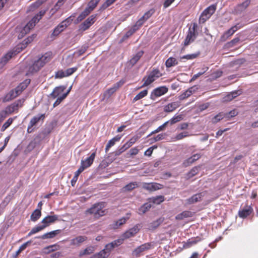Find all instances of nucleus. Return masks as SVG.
Returning <instances> with one entry per match:
<instances>
[{
	"label": "nucleus",
	"mask_w": 258,
	"mask_h": 258,
	"mask_svg": "<svg viewBox=\"0 0 258 258\" xmlns=\"http://www.w3.org/2000/svg\"><path fill=\"white\" fill-rule=\"evenodd\" d=\"M152 206V205L150 202L145 203L139 209V211L142 214H145L149 210Z\"/></svg>",
	"instance_id": "58836bf2"
},
{
	"label": "nucleus",
	"mask_w": 258,
	"mask_h": 258,
	"mask_svg": "<svg viewBox=\"0 0 258 258\" xmlns=\"http://www.w3.org/2000/svg\"><path fill=\"white\" fill-rule=\"evenodd\" d=\"M190 214V212L187 211H184L182 213L177 215L176 216V219L178 220H182L184 218H186L189 217V215Z\"/></svg>",
	"instance_id": "4d7b16f0"
},
{
	"label": "nucleus",
	"mask_w": 258,
	"mask_h": 258,
	"mask_svg": "<svg viewBox=\"0 0 258 258\" xmlns=\"http://www.w3.org/2000/svg\"><path fill=\"white\" fill-rule=\"evenodd\" d=\"M116 0H106V2L102 5L101 9H105L111 5H112Z\"/></svg>",
	"instance_id": "338daca9"
},
{
	"label": "nucleus",
	"mask_w": 258,
	"mask_h": 258,
	"mask_svg": "<svg viewBox=\"0 0 258 258\" xmlns=\"http://www.w3.org/2000/svg\"><path fill=\"white\" fill-rule=\"evenodd\" d=\"M216 9V6L212 5L205 9L202 13L200 20H203V22H205L214 13Z\"/></svg>",
	"instance_id": "423d86ee"
},
{
	"label": "nucleus",
	"mask_w": 258,
	"mask_h": 258,
	"mask_svg": "<svg viewBox=\"0 0 258 258\" xmlns=\"http://www.w3.org/2000/svg\"><path fill=\"white\" fill-rule=\"evenodd\" d=\"M25 100L24 98L20 99L8 106L5 110L8 115L11 114L14 111H17L19 108L22 107Z\"/></svg>",
	"instance_id": "39448f33"
},
{
	"label": "nucleus",
	"mask_w": 258,
	"mask_h": 258,
	"mask_svg": "<svg viewBox=\"0 0 258 258\" xmlns=\"http://www.w3.org/2000/svg\"><path fill=\"white\" fill-rule=\"evenodd\" d=\"M13 119L12 118H9L7 121L3 125L1 128V131H5L12 123Z\"/></svg>",
	"instance_id": "13d9d810"
},
{
	"label": "nucleus",
	"mask_w": 258,
	"mask_h": 258,
	"mask_svg": "<svg viewBox=\"0 0 258 258\" xmlns=\"http://www.w3.org/2000/svg\"><path fill=\"white\" fill-rule=\"evenodd\" d=\"M45 228V226H43V225L37 226L31 230V231L28 233V236H30L33 234H35L37 232L40 231L41 230L44 229Z\"/></svg>",
	"instance_id": "79ce46f5"
},
{
	"label": "nucleus",
	"mask_w": 258,
	"mask_h": 258,
	"mask_svg": "<svg viewBox=\"0 0 258 258\" xmlns=\"http://www.w3.org/2000/svg\"><path fill=\"white\" fill-rule=\"evenodd\" d=\"M143 54L144 51L143 50L138 52L128 61H127V63L128 66L133 67L141 58Z\"/></svg>",
	"instance_id": "6ab92c4d"
},
{
	"label": "nucleus",
	"mask_w": 258,
	"mask_h": 258,
	"mask_svg": "<svg viewBox=\"0 0 258 258\" xmlns=\"http://www.w3.org/2000/svg\"><path fill=\"white\" fill-rule=\"evenodd\" d=\"M127 149V146H126L125 144H124L121 147H120L119 149H118L117 150L115 151L114 152V155L116 156L120 155L121 154H122L123 152H124L125 151H126Z\"/></svg>",
	"instance_id": "6e6d98bb"
},
{
	"label": "nucleus",
	"mask_w": 258,
	"mask_h": 258,
	"mask_svg": "<svg viewBox=\"0 0 258 258\" xmlns=\"http://www.w3.org/2000/svg\"><path fill=\"white\" fill-rule=\"evenodd\" d=\"M40 209H36L31 215L30 219L32 221H36L41 216Z\"/></svg>",
	"instance_id": "72a5a7b5"
},
{
	"label": "nucleus",
	"mask_w": 258,
	"mask_h": 258,
	"mask_svg": "<svg viewBox=\"0 0 258 258\" xmlns=\"http://www.w3.org/2000/svg\"><path fill=\"white\" fill-rule=\"evenodd\" d=\"M88 48V46H83L79 50L75 51L74 53V55H77V57H79L86 52Z\"/></svg>",
	"instance_id": "49530a36"
},
{
	"label": "nucleus",
	"mask_w": 258,
	"mask_h": 258,
	"mask_svg": "<svg viewBox=\"0 0 258 258\" xmlns=\"http://www.w3.org/2000/svg\"><path fill=\"white\" fill-rule=\"evenodd\" d=\"M250 1L249 0H246L242 3L238 5L237 7V10L239 12H242L245 10V9L249 5Z\"/></svg>",
	"instance_id": "f704fd0d"
},
{
	"label": "nucleus",
	"mask_w": 258,
	"mask_h": 258,
	"mask_svg": "<svg viewBox=\"0 0 258 258\" xmlns=\"http://www.w3.org/2000/svg\"><path fill=\"white\" fill-rule=\"evenodd\" d=\"M50 59L51 57L50 55L45 53L37 60H35L33 64L29 67L26 75H29L37 72L46 63L48 62Z\"/></svg>",
	"instance_id": "f257e3e1"
},
{
	"label": "nucleus",
	"mask_w": 258,
	"mask_h": 258,
	"mask_svg": "<svg viewBox=\"0 0 258 258\" xmlns=\"http://www.w3.org/2000/svg\"><path fill=\"white\" fill-rule=\"evenodd\" d=\"M66 89V86H59L55 87L53 91L50 94V96L52 97L53 99L56 98L59 95L64 91V90Z\"/></svg>",
	"instance_id": "a878e982"
},
{
	"label": "nucleus",
	"mask_w": 258,
	"mask_h": 258,
	"mask_svg": "<svg viewBox=\"0 0 258 258\" xmlns=\"http://www.w3.org/2000/svg\"><path fill=\"white\" fill-rule=\"evenodd\" d=\"M113 249V246H112V243H109L106 245L105 248L103 249L104 250L105 253H107L108 256L110 254V252Z\"/></svg>",
	"instance_id": "e2e57ef3"
},
{
	"label": "nucleus",
	"mask_w": 258,
	"mask_h": 258,
	"mask_svg": "<svg viewBox=\"0 0 258 258\" xmlns=\"http://www.w3.org/2000/svg\"><path fill=\"white\" fill-rule=\"evenodd\" d=\"M61 230L60 229L54 230L44 234L43 235L38 237V238L42 239H45L48 238H52L54 237L56 235L58 234L61 232Z\"/></svg>",
	"instance_id": "b1692460"
},
{
	"label": "nucleus",
	"mask_w": 258,
	"mask_h": 258,
	"mask_svg": "<svg viewBox=\"0 0 258 258\" xmlns=\"http://www.w3.org/2000/svg\"><path fill=\"white\" fill-rule=\"evenodd\" d=\"M74 16H71L64 21H62L60 24H59L57 26L63 31L68 26L71 25L73 19L72 17H74Z\"/></svg>",
	"instance_id": "5701e85b"
},
{
	"label": "nucleus",
	"mask_w": 258,
	"mask_h": 258,
	"mask_svg": "<svg viewBox=\"0 0 258 258\" xmlns=\"http://www.w3.org/2000/svg\"><path fill=\"white\" fill-rule=\"evenodd\" d=\"M169 123V121L164 122L162 125L159 126L156 130L152 132L148 136V137L151 136L152 135L159 133L160 131H163L167 125Z\"/></svg>",
	"instance_id": "ea45409f"
},
{
	"label": "nucleus",
	"mask_w": 258,
	"mask_h": 258,
	"mask_svg": "<svg viewBox=\"0 0 258 258\" xmlns=\"http://www.w3.org/2000/svg\"><path fill=\"white\" fill-rule=\"evenodd\" d=\"M238 112L236 110L234 109L229 111L228 113H225V116L226 118L229 119L232 117L236 116Z\"/></svg>",
	"instance_id": "052dcab7"
},
{
	"label": "nucleus",
	"mask_w": 258,
	"mask_h": 258,
	"mask_svg": "<svg viewBox=\"0 0 258 258\" xmlns=\"http://www.w3.org/2000/svg\"><path fill=\"white\" fill-rule=\"evenodd\" d=\"M204 192H200L196 194L193 195L190 198L186 199V204L188 205H191L200 202L202 200V198L204 196Z\"/></svg>",
	"instance_id": "f8f14e48"
},
{
	"label": "nucleus",
	"mask_w": 258,
	"mask_h": 258,
	"mask_svg": "<svg viewBox=\"0 0 258 258\" xmlns=\"http://www.w3.org/2000/svg\"><path fill=\"white\" fill-rule=\"evenodd\" d=\"M155 11L153 9H151L146 12L144 15L141 17V18L146 22L148 19H149L152 15L154 13Z\"/></svg>",
	"instance_id": "c03bdc74"
},
{
	"label": "nucleus",
	"mask_w": 258,
	"mask_h": 258,
	"mask_svg": "<svg viewBox=\"0 0 258 258\" xmlns=\"http://www.w3.org/2000/svg\"><path fill=\"white\" fill-rule=\"evenodd\" d=\"M151 200L153 203L156 204H160L161 203L164 201V197L162 196H159L156 197H154Z\"/></svg>",
	"instance_id": "8fccbe9b"
},
{
	"label": "nucleus",
	"mask_w": 258,
	"mask_h": 258,
	"mask_svg": "<svg viewBox=\"0 0 258 258\" xmlns=\"http://www.w3.org/2000/svg\"><path fill=\"white\" fill-rule=\"evenodd\" d=\"M128 219V217H126V218L122 217V218L119 219L117 221H115L112 224V228L114 229L118 228L119 226L124 224L126 222V220Z\"/></svg>",
	"instance_id": "7c9ffc66"
},
{
	"label": "nucleus",
	"mask_w": 258,
	"mask_h": 258,
	"mask_svg": "<svg viewBox=\"0 0 258 258\" xmlns=\"http://www.w3.org/2000/svg\"><path fill=\"white\" fill-rule=\"evenodd\" d=\"M224 117H225V114L219 113L218 114L216 115L213 118L212 122L214 123H216Z\"/></svg>",
	"instance_id": "3c124183"
},
{
	"label": "nucleus",
	"mask_w": 258,
	"mask_h": 258,
	"mask_svg": "<svg viewBox=\"0 0 258 258\" xmlns=\"http://www.w3.org/2000/svg\"><path fill=\"white\" fill-rule=\"evenodd\" d=\"M100 1V0L90 1L88 4V7H87V8L91 12L95 8Z\"/></svg>",
	"instance_id": "a19ab883"
},
{
	"label": "nucleus",
	"mask_w": 258,
	"mask_h": 258,
	"mask_svg": "<svg viewBox=\"0 0 258 258\" xmlns=\"http://www.w3.org/2000/svg\"><path fill=\"white\" fill-rule=\"evenodd\" d=\"M87 237L85 236H79L71 240V245H79L80 243L86 240Z\"/></svg>",
	"instance_id": "bb28decb"
},
{
	"label": "nucleus",
	"mask_w": 258,
	"mask_h": 258,
	"mask_svg": "<svg viewBox=\"0 0 258 258\" xmlns=\"http://www.w3.org/2000/svg\"><path fill=\"white\" fill-rule=\"evenodd\" d=\"M95 157V153H93L88 158L85 160L81 161V165L84 169L89 167L93 163Z\"/></svg>",
	"instance_id": "412c9836"
},
{
	"label": "nucleus",
	"mask_w": 258,
	"mask_h": 258,
	"mask_svg": "<svg viewBox=\"0 0 258 258\" xmlns=\"http://www.w3.org/2000/svg\"><path fill=\"white\" fill-rule=\"evenodd\" d=\"M253 212V209L251 206L245 205L238 211V216L241 218H245Z\"/></svg>",
	"instance_id": "1a4fd4ad"
},
{
	"label": "nucleus",
	"mask_w": 258,
	"mask_h": 258,
	"mask_svg": "<svg viewBox=\"0 0 258 258\" xmlns=\"http://www.w3.org/2000/svg\"><path fill=\"white\" fill-rule=\"evenodd\" d=\"M164 221V218H159L157 220L153 221L148 225L149 230H154L158 227Z\"/></svg>",
	"instance_id": "c85d7f7f"
},
{
	"label": "nucleus",
	"mask_w": 258,
	"mask_h": 258,
	"mask_svg": "<svg viewBox=\"0 0 258 258\" xmlns=\"http://www.w3.org/2000/svg\"><path fill=\"white\" fill-rule=\"evenodd\" d=\"M198 242L195 238L189 239L186 242L183 244V247L185 248L190 247L192 245L196 244Z\"/></svg>",
	"instance_id": "37998d69"
},
{
	"label": "nucleus",
	"mask_w": 258,
	"mask_h": 258,
	"mask_svg": "<svg viewBox=\"0 0 258 258\" xmlns=\"http://www.w3.org/2000/svg\"><path fill=\"white\" fill-rule=\"evenodd\" d=\"M197 89V88L196 87V86H193L189 89H188L187 90H186L184 92H183L182 94L180 95L178 97V99L179 100H183L188 97H189L191 94H192L193 93H194L196 90Z\"/></svg>",
	"instance_id": "aec40b11"
},
{
	"label": "nucleus",
	"mask_w": 258,
	"mask_h": 258,
	"mask_svg": "<svg viewBox=\"0 0 258 258\" xmlns=\"http://www.w3.org/2000/svg\"><path fill=\"white\" fill-rule=\"evenodd\" d=\"M240 28V27L238 26V24L235 25L232 27L231 28L226 31L221 37V40L222 41H226L229 38V37L232 35Z\"/></svg>",
	"instance_id": "9b49d317"
},
{
	"label": "nucleus",
	"mask_w": 258,
	"mask_h": 258,
	"mask_svg": "<svg viewBox=\"0 0 258 258\" xmlns=\"http://www.w3.org/2000/svg\"><path fill=\"white\" fill-rule=\"evenodd\" d=\"M59 246L57 244L49 245L45 248L48 250V252H51L59 249Z\"/></svg>",
	"instance_id": "0e129e2a"
},
{
	"label": "nucleus",
	"mask_w": 258,
	"mask_h": 258,
	"mask_svg": "<svg viewBox=\"0 0 258 258\" xmlns=\"http://www.w3.org/2000/svg\"><path fill=\"white\" fill-rule=\"evenodd\" d=\"M40 19V16L38 15H36L34 17L31 21H30L24 27L22 31V33H27L31 29H32L35 25V24L38 22Z\"/></svg>",
	"instance_id": "0eeeda50"
},
{
	"label": "nucleus",
	"mask_w": 258,
	"mask_h": 258,
	"mask_svg": "<svg viewBox=\"0 0 258 258\" xmlns=\"http://www.w3.org/2000/svg\"><path fill=\"white\" fill-rule=\"evenodd\" d=\"M77 70V68H69L66 70L65 72V75L66 77L72 75L74 72H75Z\"/></svg>",
	"instance_id": "69168bd1"
},
{
	"label": "nucleus",
	"mask_w": 258,
	"mask_h": 258,
	"mask_svg": "<svg viewBox=\"0 0 258 258\" xmlns=\"http://www.w3.org/2000/svg\"><path fill=\"white\" fill-rule=\"evenodd\" d=\"M61 32H62L58 26H56L53 30L51 34V37H56L58 36Z\"/></svg>",
	"instance_id": "774afa93"
},
{
	"label": "nucleus",
	"mask_w": 258,
	"mask_h": 258,
	"mask_svg": "<svg viewBox=\"0 0 258 258\" xmlns=\"http://www.w3.org/2000/svg\"><path fill=\"white\" fill-rule=\"evenodd\" d=\"M108 256L107 253H105L104 250H102L99 252L94 254L91 258H106Z\"/></svg>",
	"instance_id": "09e8293b"
},
{
	"label": "nucleus",
	"mask_w": 258,
	"mask_h": 258,
	"mask_svg": "<svg viewBox=\"0 0 258 258\" xmlns=\"http://www.w3.org/2000/svg\"><path fill=\"white\" fill-rule=\"evenodd\" d=\"M45 118V114H42L34 116L30 121L29 123L31 124V126L36 125L40 120H43Z\"/></svg>",
	"instance_id": "cd10ccee"
},
{
	"label": "nucleus",
	"mask_w": 258,
	"mask_h": 258,
	"mask_svg": "<svg viewBox=\"0 0 258 258\" xmlns=\"http://www.w3.org/2000/svg\"><path fill=\"white\" fill-rule=\"evenodd\" d=\"M168 91V88L165 86H162L155 89L152 92L151 98L154 99V97L161 96Z\"/></svg>",
	"instance_id": "ddd939ff"
},
{
	"label": "nucleus",
	"mask_w": 258,
	"mask_h": 258,
	"mask_svg": "<svg viewBox=\"0 0 258 258\" xmlns=\"http://www.w3.org/2000/svg\"><path fill=\"white\" fill-rule=\"evenodd\" d=\"M94 251V247L89 246L82 250L79 253V256L80 257L85 255H89L92 253Z\"/></svg>",
	"instance_id": "c9c22d12"
},
{
	"label": "nucleus",
	"mask_w": 258,
	"mask_h": 258,
	"mask_svg": "<svg viewBox=\"0 0 258 258\" xmlns=\"http://www.w3.org/2000/svg\"><path fill=\"white\" fill-rule=\"evenodd\" d=\"M163 185L157 183H143V187L150 191H155L162 188Z\"/></svg>",
	"instance_id": "f3484780"
},
{
	"label": "nucleus",
	"mask_w": 258,
	"mask_h": 258,
	"mask_svg": "<svg viewBox=\"0 0 258 258\" xmlns=\"http://www.w3.org/2000/svg\"><path fill=\"white\" fill-rule=\"evenodd\" d=\"M153 246V244L152 242L145 243L138 246L136 249H135L134 251V253L136 256H138L140 253L150 249Z\"/></svg>",
	"instance_id": "4468645a"
},
{
	"label": "nucleus",
	"mask_w": 258,
	"mask_h": 258,
	"mask_svg": "<svg viewBox=\"0 0 258 258\" xmlns=\"http://www.w3.org/2000/svg\"><path fill=\"white\" fill-rule=\"evenodd\" d=\"M120 139H121V136H120L119 135H117V136H115V137L112 138L111 140L109 141V142H108V143L107 144V147L111 148L112 146H113L115 144V142L119 141Z\"/></svg>",
	"instance_id": "de8ad7c7"
},
{
	"label": "nucleus",
	"mask_w": 258,
	"mask_h": 258,
	"mask_svg": "<svg viewBox=\"0 0 258 258\" xmlns=\"http://www.w3.org/2000/svg\"><path fill=\"white\" fill-rule=\"evenodd\" d=\"M138 139L139 138L138 136L133 137L128 142H127L125 144L126 146H127V148H129L137 142Z\"/></svg>",
	"instance_id": "864d4df0"
},
{
	"label": "nucleus",
	"mask_w": 258,
	"mask_h": 258,
	"mask_svg": "<svg viewBox=\"0 0 258 258\" xmlns=\"http://www.w3.org/2000/svg\"><path fill=\"white\" fill-rule=\"evenodd\" d=\"M30 80H26L25 82L20 83L14 90L16 93L19 96L22 92L26 89L28 84L30 83Z\"/></svg>",
	"instance_id": "393cba45"
},
{
	"label": "nucleus",
	"mask_w": 258,
	"mask_h": 258,
	"mask_svg": "<svg viewBox=\"0 0 258 258\" xmlns=\"http://www.w3.org/2000/svg\"><path fill=\"white\" fill-rule=\"evenodd\" d=\"M145 22L141 18L137 21L136 24L133 26L134 29L136 31L143 25Z\"/></svg>",
	"instance_id": "603ef678"
},
{
	"label": "nucleus",
	"mask_w": 258,
	"mask_h": 258,
	"mask_svg": "<svg viewBox=\"0 0 258 258\" xmlns=\"http://www.w3.org/2000/svg\"><path fill=\"white\" fill-rule=\"evenodd\" d=\"M197 28L198 25L196 23H193L192 26L189 27L187 35L184 42V45L185 46L188 45L190 43L195 41L198 35Z\"/></svg>",
	"instance_id": "f03ea898"
},
{
	"label": "nucleus",
	"mask_w": 258,
	"mask_h": 258,
	"mask_svg": "<svg viewBox=\"0 0 258 258\" xmlns=\"http://www.w3.org/2000/svg\"><path fill=\"white\" fill-rule=\"evenodd\" d=\"M193 163H194V161L191 157H190L183 162L182 166L184 167H186L191 165Z\"/></svg>",
	"instance_id": "680f3d73"
},
{
	"label": "nucleus",
	"mask_w": 258,
	"mask_h": 258,
	"mask_svg": "<svg viewBox=\"0 0 258 258\" xmlns=\"http://www.w3.org/2000/svg\"><path fill=\"white\" fill-rule=\"evenodd\" d=\"M183 119L182 115L180 114L176 116H174L173 117H172L170 120H168L169 123L171 125H172L174 123H176L177 122L180 121Z\"/></svg>",
	"instance_id": "a18cd8bd"
},
{
	"label": "nucleus",
	"mask_w": 258,
	"mask_h": 258,
	"mask_svg": "<svg viewBox=\"0 0 258 258\" xmlns=\"http://www.w3.org/2000/svg\"><path fill=\"white\" fill-rule=\"evenodd\" d=\"M18 95L15 92L14 89L10 90L3 98V102H9L16 98Z\"/></svg>",
	"instance_id": "4be33fe9"
},
{
	"label": "nucleus",
	"mask_w": 258,
	"mask_h": 258,
	"mask_svg": "<svg viewBox=\"0 0 258 258\" xmlns=\"http://www.w3.org/2000/svg\"><path fill=\"white\" fill-rule=\"evenodd\" d=\"M67 97V94H63L61 96L58 97L57 99L56 100V101L53 103V106L54 107L57 106L61 102Z\"/></svg>",
	"instance_id": "bf43d9fd"
},
{
	"label": "nucleus",
	"mask_w": 258,
	"mask_h": 258,
	"mask_svg": "<svg viewBox=\"0 0 258 258\" xmlns=\"http://www.w3.org/2000/svg\"><path fill=\"white\" fill-rule=\"evenodd\" d=\"M178 64V61L176 58L170 57L167 59L165 62V65L167 68H170Z\"/></svg>",
	"instance_id": "473e14b6"
},
{
	"label": "nucleus",
	"mask_w": 258,
	"mask_h": 258,
	"mask_svg": "<svg viewBox=\"0 0 258 258\" xmlns=\"http://www.w3.org/2000/svg\"><path fill=\"white\" fill-rule=\"evenodd\" d=\"M95 15L90 16L80 25V29L83 31L88 29L95 22Z\"/></svg>",
	"instance_id": "dca6fc26"
},
{
	"label": "nucleus",
	"mask_w": 258,
	"mask_h": 258,
	"mask_svg": "<svg viewBox=\"0 0 258 258\" xmlns=\"http://www.w3.org/2000/svg\"><path fill=\"white\" fill-rule=\"evenodd\" d=\"M140 230V225L137 224L133 228L125 231L122 235V239H125L134 236Z\"/></svg>",
	"instance_id": "6e6552de"
},
{
	"label": "nucleus",
	"mask_w": 258,
	"mask_h": 258,
	"mask_svg": "<svg viewBox=\"0 0 258 258\" xmlns=\"http://www.w3.org/2000/svg\"><path fill=\"white\" fill-rule=\"evenodd\" d=\"M58 216L56 215L47 216L42 220L41 223L43 226H45V228H46L51 224L58 220Z\"/></svg>",
	"instance_id": "2eb2a0df"
},
{
	"label": "nucleus",
	"mask_w": 258,
	"mask_h": 258,
	"mask_svg": "<svg viewBox=\"0 0 258 258\" xmlns=\"http://www.w3.org/2000/svg\"><path fill=\"white\" fill-rule=\"evenodd\" d=\"M16 51H9L0 59V70H2L8 61L16 55Z\"/></svg>",
	"instance_id": "9d476101"
},
{
	"label": "nucleus",
	"mask_w": 258,
	"mask_h": 258,
	"mask_svg": "<svg viewBox=\"0 0 258 258\" xmlns=\"http://www.w3.org/2000/svg\"><path fill=\"white\" fill-rule=\"evenodd\" d=\"M90 13L91 11L86 8L77 18V22L78 23L79 22H81Z\"/></svg>",
	"instance_id": "4c0bfd02"
},
{
	"label": "nucleus",
	"mask_w": 258,
	"mask_h": 258,
	"mask_svg": "<svg viewBox=\"0 0 258 258\" xmlns=\"http://www.w3.org/2000/svg\"><path fill=\"white\" fill-rule=\"evenodd\" d=\"M138 186V183L137 182H132L125 185L122 188V189L124 191H129L132 190Z\"/></svg>",
	"instance_id": "c756f323"
},
{
	"label": "nucleus",
	"mask_w": 258,
	"mask_h": 258,
	"mask_svg": "<svg viewBox=\"0 0 258 258\" xmlns=\"http://www.w3.org/2000/svg\"><path fill=\"white\" fill-rule=\"evenodd\" d=\"M162 76L159 70L157 69H153L149 74L148 76L144 77L143 81H144V84L142 85V86L140 88H143L145 86H147L152 83H153L157 78H159Z\"/></svg>",
	"instance_id": "7ed1b4c3"
},
{
	"label": "nucleus",
	"mask_w": 258,
	"mask_h": 258,
	"mask_svg": "<svg viewBox=\"0 0 258 258\" xmlns=\"http://www.w3.org/2000/svg\"><path fill=\"white\" fill-rule=\"evenodd\" d=\"M200 166H195L193 167L190 171L186 174V178L189 179L197 175L199 172Z\"/></svg>",
	"instance_id": "2f4dec72"
},
{
	"label": "nucleus",
	"mask_w": 258,
	"mask_h": 258,
	"mask_svg": "<svg viewBox=\"0 0 258 258\" xmlns=\"http://www.w3.org/2000/svg\"><path fill=\"white\" fill-rule=\"evenodd\" d=\"M36 37V35L35 34H33L32 36L28 37L27 38L24 40V41H23L22 45H24V47H25L28 44L30 43Z\"/></svg>",
	"instance_id": "5fc2aeb1"
},
{
	"label": "nucleus",
	"mask_w": 258,
	"mask_h": 258,
	"mask_svg": "<svg viewBox=\"0 0 258 258\" xmlns=\"http://www.w3.org/2000/svg\"><path fill=\"white\" fill-rule=\"evenodd\" d=\"M180 105V102L179 101L170 103L164 106V111L167 113L171 112L179 107Z\"/></svg>",
	"instance_id": "a211bd4d"
},
{
	"label": "nucleus",
	"mask_w": 258,
	"mask_h": 258,
	"mask_svg": "<svg viewBox=\"0 0 258 258\" xmlns=\"http://www.w3.org/2000/svg\"><path fill=\"white\" fill-rule=\"evenodd\" d=\"M103 204L96 203L89 209L87 212L90 214H93L95 218H98L105 215V211L103 210Z\"/></svg>",
	"instance_id": "20e7f679"
},
{
	"label": "nucleus",
	"mask_w": 258,
	"mask_h": 258,
	"mask_svg": "<svg viewBox=\"0 0 258 258\" xmlns=\"http://www.w3.org/2000/svg\"><path fill=\"white\" fill-rule=\"evenodd\" d=\"M148 94V90L145 89L138 93L133 99V102H135L144 98Z\"/></svg>",
	"instance_id": "e433bc0d"
}]
</instances>
